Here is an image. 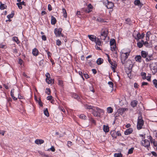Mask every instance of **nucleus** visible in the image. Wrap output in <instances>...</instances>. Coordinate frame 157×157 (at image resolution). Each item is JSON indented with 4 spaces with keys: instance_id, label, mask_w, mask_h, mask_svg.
Wrapping results in <instances>:
<instances>
[{
    "instance_id": "nucleus-47",
    "label": "nucleus",
    "mask_w": 157,
    "mask_h": 157,
    "mask_svg": "<svg viewBox=\"0 0 157 157\" xmlns=\"http://www.w3.org/2000/svg\"><path fill=\"white\" fill-rule=\"evenodd\" d=\"M149 139L151 143H152L155 141L153 139L152 137L151 136H150Z\"/></svg>"
},
{
    "instance_id": "nucleus-14",
    "label": "nucleus",
    "mask_w": 157,
    "mask_h": 157,
    "mask_svg": "<svg viewBox=\"0 0 157 157\" xmlns=\"http://www.w3.org/2000/svg\"><path fill=\"white\" fill-rule=\"evenodd\" d=\"M133 131V130L132 128H129L127 129L124 132L125 135H128L131 133Z\"/></svg>"
},
{
    "instance_id": "nucleus-28",
    "label": "nucleus",
    "mask_w": 157,
    "mask_h": 157,
    "mask_svg": "<svg viewBox=\"0 0 157 157\" xmlns=\"http://www.w3.org/2000/svg\"><path fill=\"white\" fill-rule=\"evenodd\" d=\"M107 111L108 113H111L113 112V109L111 107H108L107 108Z\"/></svg>"
},
{
    "instance_id": "nucleus-27",
    "label": "nucleus",
    "mask_w": 157,
    "mask_h": 157,
    "mask_svg": "<svg viewBox=\"0 0 157 157\" xmlns=\"http://www.w3.org/2000/svg\"><path fill=\"white\" fill-rule=\"evenodd\" d=\"M153 59V58L151 55H149L148 57L146 58V60L148 62L150 60H152Z\"/></svg>"
},
{
    "instance_id": "nucleus-57",
    "label": "nucleus",
    "mask_w": 157,
    "mask_h": 157,
    "mask_svg": "<svg viewBox=\"0 0 157 157\" xmlns=\"http://www.w3.org/2000/svg\"><path fill=\"white\" fill-rule=\"evenodd\" d=\"M116 135H117V136H121V132H120V131H118L117 132H116Z\"/></svg>"
},
{
    "instance_id": "nucleus-50",
    "label": "nucleus",
    "mask_w": 157,
    "mask_h": 157,
    "mask_svg": "<svg viewBox=\"0 0 157 157\" xmlns=\"http://www.w3.org/2000/svg\"><path fill=\"white\" fill-rule=\"evenodd\" d=\"M61 44V42L60 40H57L56 41V45L58 46H59Z\"/></svg>"
},
{
    "instance_id": "nucleus-34",
    "label": "nucleus",
    "mask_w": 157,
    "mask_h": 157,
    "mask_svg": "<svg viewBox=\"0 0 157 157\" xmlns=\"http://www.w3.org/2000/svg\"><path fill=\"white\" fill-rule=\"evenodd\" d=\"M141 75L142 77V78L143 79H145L146 78V73L145 72H141Z\"/></svg>"
},
{
    "instance_id": "nucleus-9",
    "label": "nucleus",
    "mask_w": 157,
    "mask_h": 157,
    "mask_svg": "<svg viewBox=\"0 0 157 157\" xmlns=\"http://www.w3.org/2000/svg\"><path fill=\"white\" fill-rule=\"evenodd\" d=\"M46 77V82L48 84H49L52 83V79L50 78V75L49 73H47L45 74Z\"/></svg>"
},
{
    "instance_id": "nucleus-59",
    "label": "nucleus",
    "mask_w": 157,
    "mask_h": 157,
    "mask_svg": "<svg viewBox=\"0 0 157 157\" xmlns=\"http://www.w3.org/2000/svg\"><path fill=\"white\" fill-rule=\"evenodd\" d=\"M42 39L44 40H47V38L46 36L45 35H43L42 36Z\"/></svg>"
},
{
    "instance_id": "nucleus-41",
    "label": "nucleus",
    "mask_w": 157,
    "mask_h": 157,
    "mask_svg": "<svg viewBox=\"0 0 157 157\" xmlns=\"http://www.w3.org/2000/svg\"><path fill=\"white\" fill-rule=\"evenodd\" d=\"M153 82L155 86L157 88V80L156 79L153 80Z\"/></svg>"
},
{
    "instance_id": "nucleus-15",
    "label": "nucleus",
    "mask_w": 157,
    "mask_h": 157,
    "mask_svg": "<svg viewBox=\"0 0 157 157\" xmlns=\"http://www.w3.org/2000/svg\"><path fill=\"white\" fill-rule=\"evenodd\" d=\"M144 44V41L142 40L141 41L138 42L137 43V45L138 47L140 48H142Z\"/></svg>"
},
{
    "instance_id": "nucleus-26",
    "label": "nucleus",
    "mask_w": 157,
    "mask_h": 157,
    "mask_svg": "<svg viewBox=\"0 0 157 157\" xmlns=\"http://www.w3.org/2000/svg\"><path fill=\"white\" fill-rule=\"evenodd\" d=\"M134 3L136 5L141 6L140 1L139 0H135L134 1Z\"/></svg>"
},
{
    "instance_id": "nucleus-60",
    "label": "nucleus",
    "mask_w": 157,
    "mask_h": 157,
    "mask_svg": "<svg viewBox=\"0 0 157 157\" xmlns=\"http://www.w3.org/2000/svg\"><path fill=\"white\" fill-rule=\"evenodd\" d=\"M52 97L51 96H48L47 97V99L48 100H51L52 99Z\"/></svg>"
},
{
    "instance_id": "nucleus-48",
    "label": "nucleus",
    "mask_w": 157,
    "mask_h": 157,
    "mask_svg": "<svg viewBox=\"0 0 157 157\" xmlns=\"http://www.w3.org/2000/svg\"><path fill=\"white\" fill-rule=\"evenodd\" d=\"M37 102L40 106H43V105H42V102L40 99H39V101H38V102Z\"/></svg>"
},
{
    "instance_id": "nucleus-7",
    "label": "nucleus",
    "mask_w": 157,
    "mask_h": 157,
    "mask_svg": "<svg viewBox=\"0 0 157 157\" xmlns=\"http://www.w3.org/2000/svg\"><path fill=\"white\" fill-rule=\"evenodd\" d=\"M62 31V29L59 28V29H55L54 30V33L56 37H59L61 35L62 36H63V35L61 34V32Z\"/></svg>"
},
{
    "instance_id": "nucleus-56",
    "label": "nucleus",
    "mask_w": 157,
    "mask_h": 157,
    "mask_svg": "<svg viewBox=\"0 0 157 157\" xmlns=\"http://www.w3.org/2000/svg\"><path fill=\"white\" fill-rule=\"evenodd\" d=\"M90 120L91 122V123H92L93 124H95V123H96L95 121L92 118H91L90 119Z\"/></svg>"
},
{
    "instance_id": "nucleus-8",
    "label": "nucleus",
    "mask_w": 157,
    "mask_h": 157,
    "mask_svg": "<svg viewBox=\"0 0 157 157\" xmlns=\"http://www.w3.org/2000/svg\"><path fill=\"white\" fill-rule=\"evenodd\" d=\"M150 67L151 70L154 71L155 73L157 71V62L152 63L150 65Z\"/></svg>"
},
{
    "instance_id": "nucleus-17",
    "label": "nucleus",
    "mask_w": 157,
    "mask_h": 157,
    "mask_svg": "<svg viewBox=\"0 0 157 157\" xmlns=\"http://www.w3.org/2000/svg\"><path fill=\"white\" fill-rule=\"evenodd\" d=\"M141 54L143 58H145L148 55V53L145 51H142L141 52Z\"/></svg>"
},
{
    "instance_id": "nucleus-36",
    "label": "nucleus",
    "mask_w": 157,
    "mask_h": 157,
    "mask_svg": "<svg viewBox=\"0 0 157 157\" xmlns=\"http://www.w3.org/2000/svg\"><path fill=\"white\" fill-rule=\"evenodd\" d=\"M114 156L115 157H122V155L121 153H115L114 154Z\"/></svg>"
},
{
    "instance_id": "nucleus-12",
    "label": "nucleus",
    "mask_w": 157,
    "mask_h": 157,
    "mask_svg": "<svg viewBox=\"0 0 157 157\" xmlns=\"http://www.w3.org/2000/svg\"><path fill=\"white\" fill-rule=\"evenodd\" d=\"M44 141L42 139H37L35 141V143L37 145L41 144L44 143Z\"/></svg>"
},
{
    "instance_id": "nucleus-3",
    "label": "nucleus",
    "mask_w": 157,
    "mask_h": 157,
    "mask_svg": "<svg viewBox=\"0 0 157 157\" xmlns=\"http://www.w3.org/2000/svg\"><path fill=\"white\" fill-rule=\"evenodd\" d=\"M108 33V31L107 29H102L100 36L101 39V40H105L107 36Z\"/></svg>"
},
{
    "instance_id": "nucleus-22",
    "label": "nucleus",
    "mask_w": 157,
    "mask_h": 157,
    "mask_svg": "<svg viewBox=\"0 0 157 157\" xmlns=\"http://www.w3.org/2000/svg\"><path fill=\"white\" fill-rule=\"evenodd\" d=\"M95 42L96 44L99 46L101 45L102 44V42L99 39L98 37H97L96 40L95 41Z\"/></svg>"
},
{
    "instance_id": "nucleus-2",
    "label": "nucleus",
    "mask_w": 157,
    "mask_h": 157,
    "mask_svg": "<svg viewBox=\"0 0 157 157\" xmlns=\"http://www.w3.org/2000/svg\"><path fill=\"white\" fill-rule=\"evenodd\" d=\"M144 124V121L142 117L141 116H140L138 117L137 127L138 130H140L142 128V126Z\"/></svg>"
},
{
    "instance_id": "nucleus-37",
    "label": "nucleus",
    "mask_w": 157,
    "mask_h": 157,
    "mask_svg": "<svg viewBox=\"0 0 157 157\" xmlns=\"http://www.w3.org/2000/svg\"><path fill=\"white\" fill-rule=\"evenodd\" d=\"M126 21V23L127 24H128L129 25H130L131 24V20L130 18H127L125 20Z\"/></svg>"
},
{
    "instance_id": "nucleus-19",
    "label": "nucleus",
    "mask_w": 157,
    "mask_h": 157,
    "mask_svg": "<svg viewBox=\"0 0 157 157\" xmlns=\"http://www.w3.org/2000/svg\"><path fill=\"white\" fill-rule=\"evenodd\" d=\"M110 134L114 138H117L116 132L115 130L112 131L110 132Z\"/></svg>"
},
{
    "instance_id": "nucleus-52",
    "label": "nucleus",
    "mask_w": 157,
    "mask_h": 157,
    "mask_svg": "<svg viewBox=\"0 0 157 157\" xmlns=\"http://www.w3.org/2000/svg\"><path fill=\"white\" fill-rule=\"evenodd\" d=\"M40 154L42 156H44L45 157H48V156L45 154L44 153L42 152H40Z\"/></svg>"
},
{
    "instance_id": "nucleus-20",
    "label": "nucleus",
    "mask_w": 157,
    "mask_h": 157,
    "mask_svg": "<svg viewBox=\"0 0 157 157\" xmlns=\"http://www.w3.org/2000/svg\"><path fill=\"white\" fill-rule=\"evenodd\" d=\"M56 22V20L55 18L53 16L51 17V23L52 25H55Z\"/></svg>"
},
{
    "instance_id": "nucleus-43",
    "label": "nucleus",
    "mask_w": 157,
    "mask_h": 157,
    "mask_svg": "<svg viewBox=\"0 0 157 157\" xmlns=\"http://www.w3.org/2000/svg\"><path fill=\"white\" fill-rule=\"evenodd\" d=\"M133 147H131L130 149H129L128 152V154H131L133 153V151L134 150Z\"/></svg>"
},
{
    "instance_id": "nucleus-42",
    "label": "nucleus",
    "mask_w": 157,
    "mask_h": 157,
    "mask_svg": "<svg viewBox=\"0 0 157 157\" xmlns=\"http://www.w3.org/2000/svg\"><path fill=\"white\" fill-rule=\"evenodd\" d=\"M86 107L87 109H92V110L94 109V107H94V106H91V105H86Z\"/></svg>"
},
{
    "instance_id": "nucleus-10",
    "label": "nucleus",
    "mask_w": 157,
    "mask_h": 157,
    "mask_svg": "<svg viewBox=\"0 0 157 157\" xmlns=\"http://www.w3.org/2000/svg\"><path fill=\"white\" fill-rule=\"evenodd\" d=\"M107 2V5H106V6L108 9H111L113 8L114 5L113 3L111 2H108V1Z\"/></svg>"
},
{
    "instance_id": "nucleus-62",
    "label": "nucleus",
    "mask_w": 157,
    "mask_h": 157,
    "mask_svg": "<svg viewBox=\"0 0 157 157\" xmlns=\"http://www.w3.org/2000/svg\"><path fill=\"white\" fill-rule=\"evenodd\" d=\"M83 75H84V76L86 78H89L88 75L86 73H84Z\"/></svg>"
},
{
    "instance_id": "nucleus-63",
    "label": "nucleus",
    "mask_w": 157,
    "mask_h": 157,
    "mask_svg": "<svg viewBox=\"0 0 157 157\" xmlns=\"http://www.w3.org/2000/svg\"><path fill=\"white\" fill-rule=\"evenodd\" d=\"M72 143L71 141H68L67 142V146L69 147L72 145Z\"/></svg>"
},
{
    "instance_id": "nucleus-24",
    "label": "nucleus",
    "mask_w": 157,
    "mask_h": 157,
    "mask_svg": "<svg viewBox=\"0 0 157 157\" xmlns=\"http://www.w3.org/2000/svg\"><path fill=\"white\" fill-rule=\"evenodd\" d=\"M14 91V89H13L12 90H11V92H10L11 95V96L12 97V98L14 100H17V98H15L14 96V94H13Z\"/></svg>"
},
{
    "instance_id": "nucleus-38",
    "label": "nucleus",
    "mask_w": 157,
    "mask_h": 157,
    "mask_svg": "<svg viewBox=\"0 0 157 157\" xmlns=\"http://www.w3.org/2000/svg\"><path fill=\"white\" fill-rule=\"evenodd\" d=\"M14 14V12H12L11 14H9L7 16V17L9 19L12 18L13 17Z\"/></svg>"
},
{
    "instance_id": "nucleus-5",
    "label": "nucleus",
    "mask_w": 157,
    "mask_h": 157,
    "mask_svg": "<svg viewBox=\"0 0 157 157\" xmlns=\"http://www.w3.org/2000/svg\"><path fill=\"white\" fill-rule=\"evenodd\" d=\"M108 56V60L109 63L111 65V67L112 70H113V72H114V71L115 69L116 68L117 66V64L116 62L115 61H112L110 60L109 56L107 54Z\"/></svg>"
},
{
    "instance_id": "nucleus-33",
    "label": "nucleus",
    "mask_w": 157,
    "mask_h": 157,
    "mask_svg": "<svg viewBox=\"0 0 157 157\" xmlns=\"http://www.w3.org/2000/svg\"><path fill=\"white\" fill-rule=\"evenodd\" d=\"M110 45L115 44V40L114 39H111L110 42Z\"/></svg>"
},
{
    "instance_id": "nucleus-4",
    "label": "nucleus",
    "mask_w": 157,
    "mask_h": 157,
    "mask_svg": "<svg viewBox=\"0 0 157 157\" xmlns=\"http://www.w3.org/2000/svg\"><path fill=\"white\" fill-rule=\"evenodd\" d=\"M103 110L98 107H95L93 109L92 113L95 116H99L100 113L103 112Z\"/></svg>"
},
{
    "instance_id": "nucleus-44",
    "label": "nucleus",
    "mask_w": 157,
    "mask_h": 157,
    "mask_svg": "<svg viewBox=\"0 0 157 157\" xmlns=\"http://www.w3.org/2000/svg\"><path fill=\"white\" fill-rule=\"evenodd\" d=\"M46 90L47 91L45 92L48 95L50 94L51 93L50 89L49 88H47L46 89Z\"/></svg>"
},
{
    "instance_id": "nucleus-11",
    "label": "nucleus",
    "mask_w": 157,
    "mask_h": 157,
    "mask_svg": "<svg viewBox=\"0 0 157 157\" xmlns=\"http://www.w3.org/2000/svg\"><path fill=\"white\" fill-rule=\"evenodd\" d=\"M128 109L125 108H122L118 109V112L119 113L122 115L125 111H127Z\"/></svg>"
},
{
    "instance_id": "nucleus-51",
    "label": "nucleus",
    "mask_w": 157,
    "mask_h": 157,
    "mask_svg": "<svg viewBox=\"0 0 157 157\" xmlns=\"http://www.w3.org/2000/svg\"><path fill=\"white\" fill-rule=\"evenodd\" d=\"M17 4L19 9H21L22 8V5L20 3H17Z\"/></svg>"
},
{
    "instance_id": "nucleus-49",
    "label": "nucleus",
    "mask_w": 157,
    "mask_h": 157,
    "mask_svg": "<svg viewBox=\"0 0 157 157\" xmlns=\"http://www.w3.org/2000/svg\"><path fill=\"white\" fill-rule=\"evenodd\" d=\"M51 150L52 151L54 152L55 151V149L54 147V146H52L49 149H48V151H49L50 150Z\"/></svg>"
},
{
    "instance_id": "nucleus-55",
    "label": "nucleus",
    "mask_w": 157,
    "mask_h": 157,
    "mask_svg": "<svg viewBox=\"0 0 157 157\" xmlns=\"http://www.w3.org/2000/svg\"><path fill=\"white\" fill-rule=\"evenodd\" d=\"M48 9L49 11H51L52 10V7L50 4L48 5Z\"/></svg>"
},
{
    "instance_id": "nucleus-45",
    "label": "nucleus",
    "mask_w": 157,
    "mask_h": 157,
    "mask_svg": "<svg viewBox=\"0 0 157 157\" xmlns=\"http://www.w3.org/2000/svg\"><path fill=\"white\" fill-rule=\"evenodd\" d=\"M5 5L2 4H1L0 6V9L1 10H4L5 8Z\"/></svg>"
},
{
    "instance_id": "nucleus-21",
    "label": "nucleus",
    "mask_w": 157,
    "mask_h": 157,
    "mask_svg": "<svg viewBox=\"0 0 157 157\" xmlns=\"http://www.w3.org/2000/svg\"><path fill=\"white\" fill-rule=\"evenodd\" d=\"M103 130L104 132H108L109 131V127L108 126L104 125L103 127Z\"/></svg>"
},
{
    "instance_id": "nucleus-64",
    "label": "nucleus",
    "mask_w": 157,
    "mask_h": 157,
    "mask_svg": "<svg viewBox=\"0 0 157 157\" xmlns=\"http://www.w3.org/2000/svg\"><path fill=\"white\" fill-rule=\"evenodd\" d=\"M23 62V60L21 59H20L19 60V63L21 65Z\"/></svg>"
},
{
    "instance_id": "nucleus-39",
    "label": "nucleus",
    "mask_w": 157,
    "mask_h": 157,
    "mask_svg": "<svg viewBox=\"0 0 157 157\" xmlns=\"http://www.w3.org/2000/svg\"><path fill=\"white\" fill-rule=\"evenodd\" d=\"M80 118L82 119H86V116L83 114H81L79 116Z\"/></svg>"
},
{
    "instance_id": "nucleus-32",
    "label": "nucleus",
    "mask_w": 157,
    "mask_h": 157,
    "mask_svg": "<svg viewBox=\"0 0 157 157\" xmlns=\"http://www.w3.org/2000/svg\"><path fill=\"white\" fill-rule=\"evenodd\" d=\"M97 21L101 22H105L104 20L102 18L100 17H98L97 18L96 20Z\"/></svg>"
},
{
    "instance_id": "nucleus-61",
    "label": "nucleus",
    "mask_w": 157,
    "mask_h": 157,
    "mask_svg": "<svg viewBox=\"0 0 157 157\" xmlns=\"http://www.w3.org/2000/svg\"><path fill=\"white\" fill-rule=\"evenodd\" d=\"M88 9H91L93 8V6L91 4H89L87 6Z\"/></svg>"
},
{
    "instance_id": "nucleus-1",
    "label": "nucleus",
    "mask_w": 157,
    "mask_h": 157,
    "mask_svg": "<svg viewBox=\"0 0 157 157\" xmlns=\"http://www.w3.org/2000/svg\"><path fill=\"white\" fill-rule=\"evenodd\" d=\"M130 52H128L122 53L121 55V60L122 64L125 67H128L127 63H125V60L128 58V56L129 55Z\"/></svg>"
},
{
    "instance_id": "nucleus-6",
    "label": "nucleus",
    "mask_w": 157,
    "mask_h": 157,
    "mask_svg": "<svg viewBox=\"0 0 157 157\" xmlns=\"http://www.w3.org/2000/svg\"><path fill=\"white\" fill-rule=\"evenodd\" d=\"M141 144L142 145L146 147H148L150 146V141L146 139L144 140L143 139Z\"/></svg>"
},
{
    "instance_id": "nucleus-46",
    "label": "nucleus",
    "mask_w": 157,
    "mask_h": 157,
    "mask_svg": "<svg viewBox=\"0 0 157 157\" xmlns=\"http://www.w3.org/2000/svg\"><path fill=\"white\" fill-rule=\"evenodd\" d=\"M110 46H111V50L112 51L114 50L115 49V48L116 47V45L115 44L113 45H110Z\"/></svg>"
},
{
    "instance_id": "nucleus-23",
    "label": "nucleus",
    "mask_w": 157,
    "mask_h": 157,
    "mask_svg": "<svg viewBox=\"0 0 157 157\" xmlns=\"http://www.w3.org/2000/svg\"><path fill=\"white\" fill-rule=\"evenodd\" d=\"M103 60L101 58H98L97 61V63L98 65H100L103 63Z\"/></svg>"
},
{
    "instance_id": "nucleus-58",
    "label": "nucleus",
    "mask_w": 157,
    "mask_h": 157,
    "mask_svg": "<svg viewBox=\"0 0 157 157\" xmlns=\"http://www.w3.org/2000/svg\"><path fill=\"white\" fill-rule=\"evenodd\" d=\"M79 74L81 76L82 78L84 79V78L82 75V73L81 71H78Z\"/></svg>"
},
{
    "instance_id": "nucleus-18",
    "label": "nucleus",
    "mask_w": 157,
    "mask_h": 157,
    "mask_svg": "<svg viewBox=\"0 0 157 157\" xmlns=\"http://www.w3.org/2000/svg\"><path fill=\"white\" fill-rule=\"evenodd\" d=\"M138 101L136 100H134L132 101L131 102V106L133 107H136Z\"/></svg>"
},
{
    "instance_id": "nucleus-35",
    "label": "nucleus",
    "mask_w": 157,
    "mask_h": 157,
    "mask_svg": "<svg viewBox=\"0 0 157 157\" xmlns=\"http://www.w3.org/2000/svg\"><path fill=\"white\" fill-rule=\"evenodd\" d=\"M44 113L47 117H48L49 116V114L47 108L45 110H44Z\"/></svg>"
},
{
    "instance_id": "nucleus-13",
    "label": "nucleus",
    "mask_w": 157,
    "mask_h": 157,
    "mask_svg": "<svg viewBox=\"0 0 157 157\" xmlns=\"http://www.w3.org/2000/svg\"><path fill=\"white\" fill-rule=\"evenodd\" d=\"M88 37L89 39L93 42H95L97 38L94 35H88Z\"/></svg>"
},
{
    "instance_id": "nucleus-31",
    "label": "nucleus",
    "mask_w": 157,
    "mask_h": 157,
    "mask_svg": "<svg viewBox=\"0 0 157 157\" xmlns=\"http://www.w3.org/2000/svg\"><path fill=\"white\" fill-rule=\"evenodd\" d=\"M13 40L16 42L17 44L19 43L18 39L17 37H14L13 38Z\"/></svg>"
},
{
    "instance_id": "nucleus-40",
    "label": "nucleus",
    "mask_w": 157,
    "mask_h": 157,
    "mask_svg": "<svg viewBox=\"0 0 157 157\" xmlns=\"http://www.w3.org/2000/svg\"><path fill=\"white\" fill-rule=\"evenodd\" d=\"M72 97L75 98H76L77 100L79 98V97L76 94L74 93L72 95Z\"/></svg>"
},
{
    "instance_id": "nucleus-16",
    "label": "nucleus",
    "mask_w": 157,
    "mask_h": 157,
    "mask_svg": "<svg viewBox=\"0 0 157 157\" xmlns=\"http://www.w3.org/2000/svg\"><path fill=\"white\" fill-rule=\"evenodd\" d=\"M39 53V51L37 49L34 48L33 50L32 53L34 56H37Z\"/></svg>"
},
{
    "instance_id": "nucleus-25",
    "label": "nucleus",
    "mask_w": 157,
    "mask_h": 157,
    "mask_svg": "<svg viewBox=\"0 0 157 157\" xmlns=\"http://www.w3.org/2000/svg\"><path fill=\"white\" fill-rule=\"evenodd\" d=\"M135 58L136 61L138 62H141V57L140 56H136Z\"/></svg>"
},
{
    "instance_id": "nucleus-54",
    "label": "nucleus",
    "mask_w": 157,
    "mask_h": 157,
    "mask_svg": "<svg viewBox=\"0 0 157 157\" xmlns=\"http://www.w3.org/2000/svg\"><path fill=\"white\" fill-rule=\"evenodd\" d=\"M151 34V32L150 31H148L147 33L146 34V37H150Z\"/></svg>"
},
{
    "instance_id": "nucleus-29",
    "label": "nucleus",
    "mask_w": 157,
    "mask_h": 157,
    "mask_svg": "<svg viewBox=\"0 0 157 157\" xmlns=\"http://www.w3.org/2000/svg\"><path fill=\"white\" fill-rule=\"evenodd\" d=\"M135 39L137 40H138L140 39H141L140 34V33H138L136 35V37H135Z\"/></svg>"
},
{
    "instance_id": "nucleus-30",
    "label": "nucleus",
    "mask_w": 157,
    "mask_h": 157,
    "mask_svg": "<svg viewBox=\"0 0 157 157\" xmlns=\"http://www.w3.org/2000/svg\"><path fill=\"white\" fill-rule=\"evenodd\" d=\"M62 11L63 12V15L64 17L66 18L67 17V15L66 10L64 8L62 9Z\"/></svg>"
},
{
    "instance_id": "nucleus-53",
    "label": "nucleus",
    "mask_w": 157,
    "mask_h": 157,
    "mask_svg": "<svg viewBox=\"0 0 157 157\" xmlns=\"http://www.w3.org/2000/svg\"><path fill=\"white\" fill-rule=\"evenodd\" d=\"M108 84L109 85L110 87H112V88L113 87V84L112 82H109L108 83Z\"/></svg>"
}]
</instances>
